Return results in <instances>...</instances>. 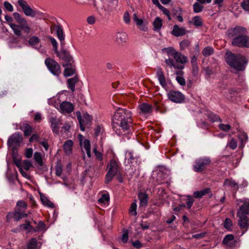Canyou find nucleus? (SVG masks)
I'll return each instance as SVG.
<instances>
[{"instance_id":"nucleus-54","label":"nucleus","mask_w":249,"mask_h":249,"mask_svg":"<svg viewBox=\"0 0 249 249\" xmlns=\"http://www.w3.org/2000/svg\"><path fill=\"white\" fill-rule=\"evenodd\" d=\"M109 200V196L108 194H103L102 197L99 199L98 201L99 203H104L108 201Z\"/></svg>"},{"instance_id":"nucleus-24","label":"nucleus","mask_w":249,"mask_h":249,"mask_svg":"<svg viewBox=\"0 0 249 249\" xmlns=\"http://www.w3.org/2000/svg\"><path fill=\"white\" fill-rule=\"evenodd\" d=\"M127 39V34L123 32H118L116 35V41L118 43H122L126 42Z\"/></svg>"},{"instance_id":"nucleus-13","label":"nucleus","mask_w":249,"mask_h":249,"mask_svg":"<svg viewBox=\"0 0 249 249\" xmlns=\"http://www.w3.org/2000/svg\"><path fill=\"white\" fill-rule=\"evenodd\" d=\"M222 243L227 247L233 249L237 247V241L234 240V236L232 234H228L224 238Z\"/></svg>"},{"instance_id":"nucleus-63","label":"nucleus","mask_w":249,"mask_h":249,"mask_svg":"<svg viewBox=\"0 0 249 249\" xmlns=\"http://www.w3.org/2000/svg\"><path fill=\"white\" fill-rule=\"evenodd\" d=\"M63 171L62 168L61 166L57 165L55 168V174L57 176H60Z\"/></svg>"},{"instance_id":"nucleus-15","label":"nucleus","mask_w":249,"mask_h":249,"mask_svg":"<svg viewBox=\"0 0 249 249\" xmlns=\"http://www.w3.org/2000/svg\"><path fill=\"white\" fill-rule=\"evenodd\" d=\"M133 20L141 31L146 32L148 29V22L146 20L139 18L136 14L133 15Z\"/></svg>"},{"instance_id":"nucleus-14","label":"nucleus","mask_w":249,"mask_h":249,"mask_svg":"<svg viewBox=\"0 0 249 249\" xmlns=\"http://www.w3.org/2000/svg\"><path fill=\"white\" fill-rule=\"evenodd\" d=\"M14 18L19 24H21V27L23 31L26 33L30 32V28L28 25L26 20L23 18L17 12L13 14Z\"/></svg>"},{"instance_id":"nucleus-34","label":"nucleus","mask_w":249,"mask_h":249,"mask_svg":"<svg viewBox=\"0 0 249 249\" xmlns=\"http://www.w3.org/2000/svg\"><path fill=\"white\" fill-rule=\"evenodd\" d=\"M177 76L176 79L178 83L181 86H184L186 85L185 79L182 77L183 71H178L176 72Z\"/></svg>"},{"instance_id":"nucleus-39","label":"nucleus","mask_w":249,"mask_h":249,"mask_svg":"<svg viewBox=\"0 0 249 249\" xmlns=\"http://www.w3.org/2000/svg\"><path fill=\"white\" fill-rule=\"evenodd\" d=\"M214 53V49L213 47L207 46L202 50V53L205 57H208L212 55Z\"/></svg>"},{"instance_id":"nucleus-10","label":"nucleus","mask_w":249,"mask_h":249,"mask_svg":"<svg viewBox=\"0 0 249 249\" xmlns=\"http://www.w3.org/2000/svg\"><path fill=\"white\" fill-rule=\"evenodd\" d=\"M22 136L20 133H15L12 135L8 140L7 145L13 148L19 146L22 141Z\"/></svg>"},{"instance_id":"nucleus-55","label":"nucleus","mask_w":249,"mask_h":249,"mask_svg":"<svg viewBox=\"0 0 249 249\" xmlns=\"http://www.w3.org/2000/svg\"><path fill=\"white\" fill-rule=\"evenodd\" d=\"M194 202V200L192 196H187V199H186V205L188 209L191 208V207L192 206Z\"/></svg>"},{"instance_id":"nucleus-21","label":"nucleus","mask_w":249,"mask_h":249,"mask_svg":"<svg viewBox=\"0 0 249 249\" xmlns=\"http://www.w3.org/2000/svg\"><path fill=\"white\" fill-rule=\"evenodd\" d=\"M50 122L51 124V128L53 132L58 134L59 127V120L55 117H52L50 119Z\"/></svg>"},{"instance_id":"nucleus-42","label":"nucleus","mask_w":249,"mask_h":249,"mask_svg":"<svg viewBox=\"0 0 249 249\" xmlns=\"http://www.w3.org/2000/svg\"><path fill=\"white\" fill-rule=\"evenodd\" d=\"M203 9V6L200 3L196 2L193 5V11L196 13L201 12Z\"/></svg>"},{"instance_id":"nucleus-38","label":"nucleus","mask_w":249,"mask_h":249,"mask_svg":"<svg viewBox=\"0 0 249 249\" xmlns=\"http://www.w3.org/2000/svg\"><path fill=\"white\" fill-rule=\"evenodd\" d=\"M154 30L158 31L160 30L162 26V20L159 17H157L153 23Z\"/></svg>"},{"instance_id":"nucleus-50","label":"nucleus","mask_w":249,"mask_h":249,"mask_svg":"<svg viewBox=\"0 0 249 249\" xmlns=\"http://www.w3.org/2000/svg\"><path fill=\"white\" fill-rule=\"evenodd\" d=\"M31 166H32V164L30 161L28 160H25L23 161L22 164V168L24 170L28 171Z\"/></svg>"},{"instance_id":"nucleus-37","label":"nucleus","mask_w":249,"mask_h":249,"mask_svg":"<svg viewBox=\"0 0 249 249\" xmlns=\"http://www.w3.org/2000/svg\"><path fill=\"white\" fill-rule=\"evenodd\" d=\"M83 146L86 151L88 157L90 158L91 157V152L89 141L87 139L85 140L83 142Z\"/></svg>"},{"instance_id":"nucleus-49","label":"nucleus","mask_w":249,"mask_h":249,"mask_svg":"<svg viewBox=\"0 0 249 249\" xmlns=\"http://www.w3.org/2000/svg\"><path fill=\"white\" fill-rule=\"evenodd\" d=\"M137 204L136 203H132L131 204L130 209H129V213L131 215H137Z\"/></svg>"},{"instance_id":"nucleus-56","label":"nucleus","mask_w":249,"mask_h":249,"mask_svg":"<svg viewBox=\"0 0 249 249\" xmlns=\"http://www.w3.org/2000/svg\"><path fill=\"white\" fill-rule=\"evenodd\" d=\"M241 6L244 10L249 11V0H244L241 3Z\"/></svg>"},{"instance_id":"nucleus-16","label":"nucleus","mask_w":249,"mask_h":249,"mask_svg":"<svg viewBox=\"0 0 249 249\" xmlns=\"http://www.w3.org/2000/svg\"><path fill=\"white\" fill-rule=\"evenodd\" d=\"M74 106L71 102L67 101L62 102L59 105V110L63 113H70L73 111Z\"/></svg>"},{"instance_id":"nucleus-51","label":"nucleus","mask_w":249,"mask_h":249,"mask_svg":"<svg viewBox=\"0 0 249 249\" xmlns=\"http://www.w3.org/2000/svg\"><path fill=\"white\" fill-rule=\"evenodd\" d=\"M20 227L25 230H29V231L33 229V227L30 224V222L28 220H26V223L20 225Z\"/></svg>"},{"instance_id":"nucleus-48","label":"nucleus","mask_w":249,"mask_h":249,"mask_svg":"<svg viewBox=\"0 0 249 249\" xmlns=\"http://www.w3.org/2000/svg\"><path fill=\"white\" fill-rule=\"evenodd\" d=\"M49 39L51 41V42L53 46V49L55 52V53H58V51L57 50L58 45H57V42L56 40L52 36H49Z\"/></svg>"},{"instance_id":"nucleus-20","label":"nucleus","mask_w":249,"mask_h":249,"mask_svg":"<svg viewBox=\"0 0 249 249\" xmlns=\"http://www.w3.org/2000/svg\"><path fill=\"white\" fill-rule=\"evenodd\" d=\"M186 30L184 27H179L178 25H175L172 31V34L178 37L185 35Z\"/></svg>"},{"instance_id":"nucleus-11","label":"nucleus","mask_w":249,"mask_h":249,"mask_svg":"<svg viewBox=\"0 0 249 249\" xmlns=\"http://www.w3.org/2000/svg\"><path fill=\"white\" fill-rule=\"evenodd\" d=\"M168 99L173 102L181 103L184 101V96L178 91L170 90L167 94Z\"/></svg>"},{"instance_id":"nucleus-58","label":"nucleus","mask_w":249,"mask_h":249,"mask_svg":"<svg viewBox=\"0 0 249 249\" xmlns=\"http://www.w3.org/2000/svg\"><path fill=\"white\" fill-rule=\"evenodd\" d=\"M4 8L9 12H13L14 10L12 5L8 1H4L3 3Z\"/></svg>"},{"instance_id":"nucleus-17","label":"nucleus","mask_w":249,"mask_h":249,"mask_svg":"<svg viewBox=\"0 0 249 249\" xmlns=\"http://www.w3.org/2000/svg\"><path fill=\"white\" fill-rule=\"evenodd\" d=\"M156 74L160 85L164 88H167V84L164 76L163 71L161 68L159 67L157 69Z\"/></svg>"},{"instance_id":"nucleus-18","label":"nucleus","mask_w":249,"mask_h":249,"mask_svg":"<svg viewBox=\"0 0 249 249\" xmlns=\"http://www.w3.org/2000/svg\"><path fill=\"white\" fill-rule=\"evenodd\" d=\"M168 178V175L164 173L161 171H159L156 174V177H154L155 178V183L156 184H162L164 183H167L166 178Z\"/></svg>"},{"instance_id":"nucleus-8","label":"nucleus","mask_w":249,"mask_h":249,"mask_svg":"<svg viewBox=\"0 0 249 249\" xmlns=\"http://www.w3.org/2000/svg\"><path fill=\"white\" fill-rule=\"evenodd\" d=\"M45 64L53 74L57 76L60 75L61 72L60 66L55 60L47 58L45 60Z\"/></svg>"},{"instance_id":"nucleus-3","label":"nucleus","mask_w":249,"mask_h":249,"mask_svg":"<svg viewBox=\"0 0 249 249\" xmlns=\"http://www.w3.org/2000/svg\"><path fill=\"white\" fill-rule=\"evenodd\" d=\"M237 205H239L240 203L243 202V204L237 210V216L239 217L238 225L242 231V234L248 230L249 227V199L244 198L243 199H237Z\"/></svg>"},{"instance_id":"nucleus-9","label":"nucleus","mask_w":249,"mask_h":249,"mask_svg":"<svg viewBox=\"0 0 249 249\" xmlns=\"http://www.w3.org/2000/svg\"><path fill=\"white\" fill-rule=\"evenodd\" d=\"M58 57L62 60V64L63 66H68L73 63L72 58L69 52L61 50L60 52L55 53Z\"/></svg>"},{"instance_id":"nucleus-64","label":"nucleus","mask_w":249,"mask_h":249,"mask_svg":"<svg viewBox=\"0 0 249 249\" xmlns=\"http://www.w3.org/2000/svg\"><path fill=\"white\" fill-rule=\"evenodd\" d=\"M128 239V232L126 231L124 232L122 236V241L123 243H125L127 242Z\"/></svg>"},{"instance_id":"nucleus-4","label":"nucleus","mask_w":249,"mask_h":249,"mask_svg":"<svg viewBox=\"0 0 249 249\" xmlns=\"http://www.w3.org/2000/svg\"><path fill=\"white\" fill-rule=\"evenodd\" d=\"M167 54L169 56L172 57L175 60L169 57L168 59H166L165 63L166 66H169L170 68H174L175 69H182L184 67L181 65H178V63L181 64H185L187 61V58L184 55H182L179 52L176 51L174 48H170L168 49Z\"/></svg>"},{"instance_id":"nucleus-23","label":"nucleus","mask_w":249,"mask_h":249,"mask_svg":"<svg viewBox=\"0 0 249 249\" xmlns=\"http://www.w3.org/2000/svg\"><path fill=\"white\" fill-rule=\"evenodd\" d=\"M73 143L72 140L66 141L63 145L64 152L66 155H70L72 153V147Z\"/></svg>"},{"instance_id":"nucleus-40","label":"nucleus","mask_w":249,"mask_h":249,"mask_svg":"<svg viewBox=\"0 0 249 249\" xmlns=\"http://www.w3.org/2000/svg\"><path fill=\"white\" fill-rule=\"evenodd\" d=\"M224 227L228 231H231L232 228V221L229 218H226L223 223Z\"/></svg>"},{"instance_id":"nucleus-22","label":"nucleus","mask_w":249,"mask_h":249,"mask_svg":"<svg viewBox=\"0 0 249 249\" xmlns=\"http://www.w3.org/2000/svg\"><path fill=\"white\" fill-rule=\"evenodd\" d=\"M223 186L231 187L235 191H237L239 188V186L238 185L237 183L234 180L229 178H226L225 180L223 183Z\"/></svg>"},{"instance_id":"nucleus-36","label":"nucleus","mask_w":249,"mask_h":249,"mask_svg":"<svg viewBox=\"0 0 249 249\" xmlns=\"http://www.w3.org/2000/svg\"><path fill=\"white\" fill-rule=\"evenodd\" d=\"M190 23H192L195 26L198 27L202 25L203 21L200 17L197 16L192 18V20Z\"/></svg>"},{"instance_id":"nucleus-27","label":"nucleus","mask_w":249,"mask_h":249,"mask_svg":"<svg viewBox=\"0 0 249 249\" xmlns=\"http://www.w3.org/2000/svg\"><path fill=\"white\" fill-rule=\"evenodd\" d=\"M211 193L210 188H206L199 191H196L193 193V196L196 198H201L205 195Z\"/></svg>"},{"instance_id":"nucleus-2","label":"nucleus","mask_w":249,"mask_h":249,"mask_svg":"<svg viewBox=\"0 0 249 249\" xmlns=\"http://www.w3.org/2000/svg\"><path fill=\"white\" fill-rule=\"evenodd\" d=\"M247 29L243 26H236L228 30L227 35L231 38V44L234 47L249 48V36Z\"/></svg>"},{"instance_id":"nucleus-7","label":"nucleus","mask_w":249,"mask_h":249,"mask_svg":"<svg viewBox=\"0 0 249 249\" xmlns=\"http://www.w3.org/2000/svg\"><path fill=\"white\" fill-rule=\"evenodd\" d=\"M211 160L208 157H201L197 159L193 165V169L196 172H202L211 164Z\"/></svg>"},{"instance_id":"nucleus-26","label":"nucleus","mask_w":249,"mask_h":249,"mask_svg":"<svg viewBox=\"0 0 249 249\" xmlns=\"http://www.w3.org/2000/svg\"><path fill=\"white\" fill-rule=\"evenodd\" d=\"M64 67H65V69L64 72V75L65 77H68L73 75L74 73L75 69V66L72 65V63Z\"/></svg>"},{"instance_id":"nucleus-28","label":"nucleus","mask_w":249,"mask_h":249,"mask_svg":"<svg viewBox=\"0 0 249 249\" xmlns=\"http://www.w3.org/2000/svg\"><path fill=\"white\" fill-rule=\"evenodd\" d=\"M27 204L23 200H19L17 202L15 210L22 213H25V210L27 209Z\"/></svg>"},{"instance_id":"nucleus-31","label":"nucleus","mask_w":249,"mask_h":249,"mask_svg":"<svg viewBox=\"0 0 249 249\" xmlns=\"http://www.w3.org/2000/svg\"><path fill=\"white\" fill-rule=\"evenodd\" d=\"M93 152L95 154L96 160L100 161L99 164V169H100L102 168L104 165V162L103 161V154L100 152L97 151L96 147H94L93 148Z\"/></svg>"},{"instance_id":"nucleus-62","label":"nucleus","mask_w":249,"mask_h":249,"mask_svg":"<svg viewBox=\"0 0 249 249\" xmlns=\"http://www.w3.org/2000/svg\"><path fill=\"white\" fill-rule=\"evenodd\" d=\"M25 156L27 158H30L32 157L33 155V149L32 148H27L26 150L25 153Z\"/></svg>"},{"instance_id":"nucleus-60","label":"nucleus","mask_w":249,"mask_h":249,"mask_svg":"<svg viewBox=\"0 0 249 249\" xmlns=\"http://www.w3.org/2000/svg\"><path fill=\"white\" fill-rule=\"evenodd\" d=\"M124 22L126 24H129L130 22V18L129 13L127 11L124 12L123 16Z\"/></svg>"},{"instance_id":"nucleus-6","label":"nucleus","mask_w":249,"mask_h":249,"mask_svg":"<svg viewBox=\"0 0 249 249\" xmlns=\"http://www.w3.org/2000/svg\"><path fill=\"white\" fill-rule=\"evenodd\" d=\"M121 164L118 160L112 159L110 160L107 165V173L105 178V182L108 184L112 180L113 178L119 173Z\"/></svg>"},{"instance_id":"nucleus-45","label":"nucleus","mask_w":249,"mask_h":249,"mask_svg":"<svg viewBox=\"0 0 249 249\" xmlns=\"http://www.w3.org/2000/svg\"><path fill=\"white\" fill-rule=\"evenodd\" d=\"M35 161L40 166L43 165V161L41 154L39 152H35L34 154Z\"/></svg>"},{"instance_id":"nucleus-43","label":"nucleus","mask_w":249,"mask_h":249,"mask_svg":"<svg viewBox=\"0 0 249 249\" xmlns=\"http://www.w3.org/2000/svg\"><path fill=\"white\" fill-rule=\"evenodd\" d=\"M41 200L44 205L50 208H53L54 207V204L51 201L48 200V198L45 196H41Z\"/></svg>"},{"instance_id":"nucleus-35","label":"nucleus","mask_w":249,"mask_h":249,"mask_svg":"<svg viewBox=\"0 0 249 249\" xmlns=\"http://www.w3.org/2000/svg\"><path fill=\"white\" fill-rule=\"evenodd\" d=\"M28 216V214L25 213L19 212L15 209L14 212V219L15 221H19L22 218L26 217Z\"/></svg>"},{"instance_id":"nucleus-29","label":"nucleus","mask_w":249,"mask_h":249,"mask_svg":"<svg viewBox=\"0 0 249 249\" xmlns=\"http://www.w3.org/2000/svg\"><path fill=\"white\" fill-rule=\"evenodd\" d=\"M10 26L13 30L14 33L15 35H16L17 36H21V35H22L21 30H23L22 29L21 24H19V25H18L14 23H11V24H10Z\"/></svg>"},{"instance_id":"nucleus-5","label":"nucleus","mask_w":249,"mask_h":249,"mask_svg":"<svg viewBox=\"0 0 249 249\" xmlns=\"http://www.w3.org/2000/svg\"><path fill=\"white\" fill-rule=\"evenodd\" d=\"M226 60L229 66L237 71L244 70L248 63V60L244 56L239 54L235 55L233 53L227 54Z\"/></svg>"},{"instance_id":"nucleus-52","label":"nucleus","mask_w":249,"mask_h":249,"mask_svg":"<svg viewBox=\"0 0 249 249\" xmlns=\"http://www.w3.org/2000/svg\"><path fill=\"white\" fill-rule=\"evenodd\" d=\"M190 44V42L187 40H183L180 42V47L181 50L187 48Z\"/></svg>"},{"instance_id":"nucleus-25","label":"nucleus","mask_w":249,"mask_h":249,"mask_svg":"<svg viewBox=\"0 0 249 249\" xmlns=\"http://www.w3.org/2000/svg\"><path fill=\"white\" fill-rule=\"evenodd\" d=\"M138 198L140 200L141 206H146L147 204L148 196L146 193L140 192L138 194Z\"/></svg>"},{"instance_id":"nucleus-61","label":"nucleus","mask_w":249,"mask_h":249,"mask_svg":"<svg viewBox=\"0 0 249 249\" xmlns=\"http://www.w3.org/2000/svg\"><path fill=\"white\" fill-rule=\"evenodd\" d=\"M224 0H213V4L216 5L219 8L222 7L223 5Z\"/></svg>"},{"instance_id":"nucleus-33","label":"nucleus","mask_w":249,"mask_h":249,"mask_svg":"<svg viewBox=\"0 0 249 249\" xmlns=\"http://www.w3.org/2000/svg\"><path fill=\"white\" fill-rule=\"evenodd\" d=\"M24 249H38L37 240L35 238H32L27 243Z\"/></svg>"},{"instance_id":"nucleus-53","label":"nucleus","mask_w":249,"mask_h":249,"mask_svg":"<svg viewBox=\"0 0 249 249\" xmlns=\"http://www.w3.org/2000/svg\"><path fill=\"white\" fill-rule=\"evenodd\" d=\"M219 128L224 131H225V132H228L229 131V130L231 129V126L230 124H219Z\"/></svg>"},{"instance_id":"nucleus-19","label":"nucleus","mask_w":249,"mask_h":249,"mask_svg":"<svg viewBox=\"0 0 249 249\" xmlns=\"http://www.w3.org/2000/svg\"><path fill=\"white\" fill-rule=\"evenodd\" d=\"M140 113L144 115L150 114L152 112V106L146 103H143L139 106Z\"/></svg>"},{"instance_id":"nucleus-41","label":"nucleus","mask_w":249,"mask_h":249,"mask_svg":"<svg viewBox=\"0 0 249 249\" xmlns=\"http://www.w3.org/2000/svg\"><path fill=\"white\" fill-rule=\"evenodd\" d=\"M239 139L241 142L240 147L243 148L244 146L245 143L248 141V136L247 134L243 133L240 134L239 137Z\"/></svg>"},{"instance_id":"nucleus-59","label":"nucleus","mask_w":249,"mask_h":249,"mask_svg":"<svg viewBox=\"0 0 249 249\" xmlns=\"http://www.w3.org/2000/svg\"><path fill=\"white\" fill-rule=\"evenodd\" d=\"M90 116L88 114H84L82 121L84 124H88L90 122Z\"/></svg>"},{"instance_id":"nucleus-12","label":"nucleus","mask_w":249,"mask_h":249,"mask_svg":"<svg viewBox=\"0 0 249 249\" xmlns=\"http://www.w3.org/2000/svg\"><path fill=\"white\" fill-rule=\"evenodd\" d=\"M18 4L22 8L24 14L26 16L35 17L36 16V11H34L24 0H18Z\"/></svg>"},{"instance_id":"nucleus-46","label":"nucleus","mask_w":249,"mask_h":249,"mask_svg":"<svg viewBox=\"0 0 249 249\" xmlns=\"http://www.w3.org/2000/svg\"><path fill=\"white\" fill-rule=\"evenodd\" d=\"M23 128L24 129L23 131L25 136H29L31 134L32 132V128L30 125L26 124L24 126Z\"/></svg>"},{"instance_id":"nucleus-44","label":"nucleus","mask_w":249,"mask_h":249,"mask_svg":"<svg viewBox=\"0 0 249 249\" xmlns=\"http://www.w3.org/2000/svg\"><path fill=\"white\" fill-rule=\"evenodd\" d=\"M40 42V39L37 36H33L31 37L28 43L30 45L36 46Z\"/></svg>"},{"instance_id":"nucleus-47","label":"nucleus","mask_w":249,"mask_h":249,"mask_svg":"<svg viewBox=\"0 0 249 249\" xmlns=\"http://www.w3.org/2000/svg\"><path fill=\"white\" fill-rule=\"evenodd\" d=\"M228 146L232 150L236 148L237 143L236 141L234 139H231L228 143Z\"/></svg>"},{"instance_id":"nucleus-1","label":"nucleus","mask_w":249,"mask_h":249,"mask_svg":"<svg viewBox=\"0 0 249 249\" xmlns=\"http://www.w3.org/2000/svg\"><path fill=\"white\" fill-rule=\"evenodd\" d=\"M132 122L131 112L120 108L116 110L112 118V128L117 135H122L129 129Z\"/></svg>"},{"instance_id":"nucleus-30","label":"nucleus","mask_w":249,"mask_h":249,"mask_svg":"<svg viewBox=\"0 0 249 249\" xmlns=\"http://www.w3.org/2000/svg\"><path fill=\"white\" fill-rule=\"evenodd\" d=\"M78 79L76 76L69 78L67 80L68 88L73 92L75 90V84L78 82Z\"/></svg>"},{"instance_id":"nucleus-57","label":"nucleus","mask_w":249,"mask_h":249,"mask_svg":"<svg viewBox=\"0 0 249 249\" xmlns=\"http://www.w3.org/2000/svg\"><path fill=\"white\" fill-rule=\"evenodd\" d=\"M125 160H127L128 162H132V160H134V157L131 152H127L126 153Z\"/></svg>"},{"instance_id":"nucleus-32","label":"nucleus","mask_w":249,"mask_h":249,"mask_svg":"<svg viewBox=\"0 0 249 249\" xmlns=\"http://www.w3.org/2000/svg\"><path fill=\"white\" fill-rule=\"evenodd\" d=\"M56 31L57 37L61 42V45L62 46L64 44L65 36L63 33V29L60 26L56 27Z\"/></svg>"}]
</instances>
